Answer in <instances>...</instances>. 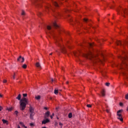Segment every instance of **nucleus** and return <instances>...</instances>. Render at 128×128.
<instances>
[{"label": "nucleus", "mask_w": 128, "mask_h": 128, "mask_svg": "<svg viewBox=\"0 0 128 128\" xmlns=\"http://www.w3.org/2000/svg\"><path fill=\"white\" fill-rule=\"evenodd\" d=\"M33 124H30V126H33Z\"/></svg>", "instance_id": "obj_49"}, {"label": "nucleus", "mask_w": 128, "mask_h": 128, "mask_svg": "<svg viewBox=\"0 0 128 128\" xmlns=\"http://www.w3.org/2000/svg\"><path fill=\"white\" fill-rule=\"evenodd\" d=\"M43 128H46V127H43Z\"/></svg>", "instance_id": "obj_55"}, {"label": "nucleus", "mask_w": 128, "mask_h": 128, "mask_svg": "<svg viewBox=\"0 0 128 128\" xmlns=\"http://www.w3.org/2000/svg\"><path fill=\"white\" fill-rule=\"evenodd\" d=\"M36 68H38L40 70V68H42V66H40V62H37L36 63Z\"/></svg>", "instance_id": "obj_14"}, {"label": "nucleus", "mask_w": 128, "mask_h": 128, "mask_svg": "<svg viewBox=\"0 0 128 128\" xmlns=\"http://www.w3.org/2000/svg\"><path fill=\"white\" fill-rule=\"evenodd\" d=\"M65 12H70V10H65Z\"/></svg>", "instance_id": "obj_44"}, {"label": "nucleus", "mask_w": 128, "mask_h": 128, "mask_svg": "<svg viewBox=\"0 0 128 128\" xmlns=\"http://www.w3.org/2000/svg\"><path fill=\"white\" fill-rule=\"evenodd\" d=\"M22 96H23L24 98H26V96H28V94H23Z\"/></svg>", "instance_id": "obj_29"}, {"label": "nucleus", "mask_w": 128, "mask_h": 128, "mask_svg": "<svg viewBox=\"0 0 128 128\" xmlns=\"http://www.w3.org/2000/svg\"><path fill=\"white\" fill-rule=\"evenodd\" d=\"M18 128H20V125H18Z\"/></svg>", "instance_id": "obj_47"}, {"label": "nucleus", "mask_w": 128, "mask_h": 128, "mask_svg": "<svg viewBox=\"0 0 128 128\" xmlns=\"http://www.w3.org/2000/svg\"><path fill=\"white\" fill-rule=\"evenodd\" d=\"M87 58H90V60H92L94 62H100V60L98 58V55L95 54L92 51L89 52L86 55Z\"/></svg>", "instance_id": "obj_2"}, {"label": "nucleus", "mask_w": 128, "mask_h": 128, "mask_svg": "<svg viewBox=\"0 0 128 128\" xmlns=\"http://www.w3.org/2000/svg\"><path fill=\"white\" fill-rule=\"evenodd\" d=\"M14 114H15L18 115V111H16V110L15 111Z\"/></svg>", "instance_id": "obj_36"}, {"label": "nucleus", "mask_w": 128, "mask_h": 128, "mask_svg": "<svg viewBox=\"0 0 128 128\" xmlns=\"http://www.w3.org/2000/svg\"><path fill=\"white\" fill-rule=\"evenodd\" d=\"M53 5L56 6V8H58V4L56 2H52Z\"/></svg>", "instance_id": "obj_15"}, {"label": "nucleus", "mask_w": 128, "mask_h": 128, "mask_svg": "<svg viewBox=\"0 0 128 128\" xmlns=\"http://www.w3.org/2000/svg\"><path fill=\"white\" fill-rule=\"evenodd\" d=\"M0 98H2V94H0Z\"/></svg>", "instance_id": "obj_45"}, {"label": "nucleus", "mask_w": 128, "mask_h": 128, "mask_svg": "<svg viewBox=\"0 0 128 128\" xmlns=\"http://www.w3.org/2000/svg\"><path fill=\"white\" fill-rule=\"evenodd\" d=\"M20 126H25L24 124V123L22 122H20Z\"/></svg>", "instance_id": "obj_30"}, {"label": "nucleus", "mask_w": 128, "mask_h": 128, "mask_svg": "<svg viewBox=\"0 0 128 128\" xmlns=\"http://www.w3.org/2000/svg\"><path fill=\"white\" fill-rule=\"evenodd\" d=\"M66 84H68V82H66Z\"/></svg>", "instance_id": "obj_50"}, {"label": "nucleus", "mask_w": 128, "mask_h": 128, "mask_svg": "<svg viewBox=\"0 0 128 128\" xmlns=\"http://www.w3.org/2000/svg\"><path fill=\"white\" fill-rule=\"evenodd\" d=\"M56 52H58V50H56Z\"/></svg>", "instance_id": "obj_56"}, {"label": "nucleus", "mask_w": 128, "mask_h": 128, "mask_svg": "<svg viewBox=\"0 0 128 128\" xmlns=\"http://www.w3.org/2000/svg\"><path fill=\"white\" fill-rule=\"evenodd\" d=\"M68 116L69 118H72V112L69 113Z\"/></svg>", "instance_id": "obj_22"}, {"label": "nucleus", "mask_w": 128, "mask_h": 128, "mask_svg": "<svg viewBox=\"0 0 128 128\" xmlns=\"http://www.w3.org/2000/svg\"><path fill=\"white\" fill-rule=\"evenodd\" d=\"M54 94H58V90H55L54 91Z\"/></svg>", "instance_id": "obj_25"}, {"label": "nucleus", "mask_w": 128, "mask_h": 128, "mask_svg": "<svg viewBox=\"0 0 128 128\" xmlns=\"http://www.w3.org/2000/svg\"><path fill=\"white\" fill-rule=\"evenodd\" d=\"M88 46H90V48H92V46H94V44L89 43L88 44Z\"/></svg>", "instance_id": "obj_26"}, {"label": "nucleus", "mask_w": 128, "mask_h": 128, "mask_svg": "<svg viewBox=\"0 0 128 128\" xmlns=\"http://www.w3.org/2000/svg\"><path fill=\"white\" fill-rule=\"evenodd\" d=\"M12 110V108H8V110H9L10 112V110Z\"/></svg>", "instance_id": "obj_39"}, {"label": "nucleus", "mask_w": 128, "mask_h": 128, "mask_svg": "<svg viewBox=\"0 0 128 128\" xmlns=\"http://www.w3.org/2000/svg\"><path fill=\"white\" fill-rule=\"evenodd\" d=\"M126 99L128 100V94L126 95Z\"/></svg>", "instance_id": "obj_35"}, {"label": "nucleus", "mask_w": 128, "mask_h": 128, "mask_svg": "<svg viewBox=\"0 0 128 128\" xmlns=\"http://www.w3.org/2000/svg\"><path fill=\"white\" fill-rule=\"evenodd\" d=\"M84 22H88V20L86 18H84Z\"/></svg>", "instance_id": "obj_31"}, {"label": "nucleus", "mask_w": 128, "mask_h": 128, "mask_svg": "<svg viewBox=\"0 0 128 128\" xmlns=\"http://www.w3.org/2000/svg\"><path fill=\"white\" fill-rule=\"evenodd\" d=\"M74 56H76V53L74 54Z\"/></svg>", "instance_id": "obj_51"}, {"label": "nucleus", "mask_w": 128, "mask_h": 128, "mask_svg": "<svg viewBox=\"0 0 128 128\" xmlns=\"http://www.w3.org/2000/svg\"><path fill=\"white\" fill-rule=\"evenodd\" d=\"M122 105H123L122 103L120 102V106H122Z\"/></svg>", "instance_id": "obj_41"}, {"label": "nucleus", "mask_w": 128, "mask_h": 128, "mask_svg": "<svg viewBox=\"0 0 128 128\" xmlns=\"http://www.w3.org/2000/svg\"><path fill=\"white\" fill-rule=\"evenodd\" d=\"M52 53H50V56H52Z\"/></svg>", "instance_id": "obj_52"}, {"label": "nucleus", "mask_w": 128, "mask_h": 128, "mask_svg": "<svg viewBox=\"0 0 128 128\" xmlns=\"http://www.w3.org/2000/svg\"><path fill=\"white\" fill-rule=\"evenodd\" d=\"M120 58L122 61V64L120 65V68H124V66H128V57H120Z\"/></svg>", "instance_id": "obj_4"}, {"label": "nucleus", "mask_w": 128, "mask_h": 128, "mask_svg": "<svg viewBox=\"0 0 128 128\" xmlns=\"http://www.w3.org/2000/svg\"><path fill=\"white\" fill-rule=\"evenodd\" d=\"M3 82H4V84H6V80H3Z\"/></svg>", "instance_id": "obj_40"}, {"label": "nucleus", "mask_w": 128, "mask_h": 128, "mask_svg": "<svg viewBox=\"0 0 128 128\" xmlns=\"http://www.w3.org/2000/svg\"><path fill=\"white\" fill-rule=\"evenodd\" d=\"M119 12H120L121 14H128V10H123L122 12V10H119Z\"/></svg>", "instance_id": "obj_13"}, {"label": "nucleus", "mask_w": 128, "mask_h": 128, "mask_svg": "<svg viewBox=\"0 0 128 128\" xmlns=\"http://www.w3.org/2000/svg\"><path fill=\"white\" fill-rule=\"evenodd\" d=\"M18 62H24V57H22V56H20L17 58Z\"/></svg>", "instance_id": "obj_8"}, {"label": "nucleus", "mask_w": 128, "mask_h": 128, "mask_svg": "<svg viewBox=\"0 0 128 128\" xmlns=\"http://www.w3.org/2000/svg\"><path fill=\"white\" fill-rule=\"evenodd\" d=\"M46 8L47 10H52V12H54V8H52V6L50 4H48Z\"/></svg>", "instance_id": "obj_9"}, {"label": "nucleus", "mask_w": 128, "mask_h": 128, "mask_svg": "<svg viewBox=\"0 0 128 128\" xmlns=\"http://www.w3.org/2000/svg\"><path fill=\"white\" fill-rule=\"evenodd\" d=\"M86 106L88 108H92V105H90V104H87Z\"/></svg>", "instance_id": "obj_33"}, {"label": "nucleus", "mask_w": 128, "mask_h": 128, "mask_svg": "<svg viewBox=\"0 0 128 128\" xmlns=\"http://www.w3.org/2000/svg\"><path fill=\"white\" fill-rule=\"evenodd\" d=\"M22 68H26V64H23V66H22Z\"/></svg>", "instance_id": "obj_27"}, {"label": "nucleus", "mask_w": 128, "mask_h": 128, "mask_svg": "<svg viewBox=\"0 0 128 128\" xmlns=\"http://www.w3.org/2000/svg\"><path fill=\"white\" fill-rule=\"evenodd\" d=\"M106 112H108H108H110V110H106Z\"/></svg>", "instance_id": "obj_43"}, {"label": "nucleus", "mask_w": 128, "mask_h": 128, "mask_svg": "<svg viewBox=\"0 0 128 128\" xmlns=\"http://www.w3.org/2000/svg\"><path fill=\"white\" fill-rule=\"evenodd\" d=\"M47 30L48 32H46V34H48L49 36L50 34L53 36V38H54V40L56 42V44L59 46V48H60V50L63 52V54H66V48H64V46L60 44V39L58 38V36L54 34V29L52 28L50 26H47Z\"/></svg>", "instance_id": "obj_1"}, {"label": "nucleus", "mask_w": 128, "mask_h": 128, "mask_svg": "<svg viewBox=\"0 0 128 128\" xmlns=\"http://www.w3.org/2000/svg\"><path fill=\"white\" fill-rule=\"evenodd\" d=\"M122 110H119L117 112V118L120 120V122H123L124 119L122 118Z\"/></svg>", "instance_id": "obj_5"}, {"label": "nucleus", "mask_w": 128, "mask_h": 128, "mask_svg": "<svg viewBox=\"0 0 128 128\" xmlns=\"http://www.w3.org/2000/svg\"><path fill=\"white\" fill-rule=\"evenodd\" d=\"M41 0H33L32 1V3L33 4H34V6H40V2Z\"/></svg>", "instance_id": "obj_7"}, {"label": "nucleus", "mask_w": 128, "mask_h": 128, "mask_svg": "<svg viewBox=\"0 0 128 128\" xmlns=\"http://www.w3.org/2000/svg\"><path fill=\"white\" fill-rule=\"evenodd\" d=\"M123 44H125L126 46H128V41H124V42H123Z\"/></svg>", "instance_id": "obj_24"}, {"label": "nucleus", "mask_w": 128, "mask_h": 128, "mask_svg": "<svg viewBox=\"0 0 128 128\" xmlns=\"http://www.w3.org/2000/svg\"><path fill=\"white\" fill-rule=\"evenodd\" d=\"M52 82H54V79L52 78Z\"/></svg>", "instance_id": "obj_53"}, {"label": "nucleus", "mask_w": 128, "mask_h": 128, "mask_svg": "<svg viewBox=\"0 0 128 128\" xmlns=\"http://www.w3.org/2000/svg\"><path fill=\"white\" fill-rule=\"evenodd\" d=\"M124 74L125 75L126 74L124 73Z\"/></svg>", "instance_id": "obj_57"}, {"label": "nucleus", "mask_w": 128, "mask_h": 128, "mask_svg": "<svg viewBox=\"0 0 128 128\" xmlns=\"http://www.w3.org/2000/svg\"><path fill=\"white\" fill-rule=\"evenodd\" d=\"M52 26H53L54 28H60V26H58V24H56V22H54L53 23Z\"/></svg>", "instance_id": "obj_10"}, {"label": "nucleus", "mask_w": 128, "mask_h": 128, "mask_svg": "<svg viewBox=\"0 0 128 128\" xmlns=\"http://www.w3.org/2000/svg\"><path fill=\"white\" fill-rule=\"evenodd\" d=\"M59 124H60V126H62V124L61 122H60V123H59Z\"/></svg>", "instance_id": "obj_46"}, {"label": "nucleus", "mask_w": 128, "mask_h": 128, "mask_svg": "<svg viewBox=\"0 0 128 128\" xmlns=\"http://www.w3.org/2000/svg\"><path fill=\"white\" fill-rule=\"evenodd\" d=\"M116 44L118 46H122V42L120 41H118L116 42Z\"/></svg>", "instance_id": "obj_20"}, {"label": "nucleus", "mask_w": 128, "mask_h": 128, "mask_svg": "<svg viewBox=\"0 0 128 128\" xmlns=\"http://www.w3.org/2000/svg\"><path fill=\"white\" fill-rule=\"evenodd\" d=\"M101 94L102 96H106V91H104V90H102L101 92Z\"/></svg>", "instance_id": "obj_17"}, {"label": "nucleus", "mask_w": 128, "mask_h": 128, "mask_svg": "<svg viewBox=\"0 0 128 128\" xmlns=\"http://www.w3.org/2000/svg\"><path fill=\"white\" fill-rule=\"evenodd\" d=\"M50 111H48L47 112H46L44 114V118H48L50 116Z\"/></svg>", "instance_id": "obj_12"}, {"label": "nucleus", "mask_w": 128, "mask_h": 128, "mask_svg": "<svg viewBox=\"0 0 128 128\" xmlns=\"http://www.w3.org/2000/svg\"><path fill=\"white\" fill-rule=\"evenodd\" d=\"M2 122H3L4 124H8V120L2 119Z\"/></svg>", "instance_id": "obj_18"}, {"label": "nucleus", "mask_w": 128, "mask_h": 128, "mask_svg": "<svg viewBox=\"0 0 128 128\" xmlns=\"http://www.w3.org/2000/svg\"><path fill=\"white\" fill-rule=\"evenodd\" d=\"M112 6H110V8H112Z\"/></svg>", "instance_id": "obj_48"}, {"label": "nucleus", "mask_w": 128, "mask_h": 128, "mask_svg": "<svg viewBox=\"0 0 128 128\" xmlns=\"http://www.w3.org/2000/svg\"><path fill=\"white\" fill-rule=\"evenodd\" d=\"M54 116V113L52 114V115L50 116V118H52V116Z\"/></svg>", "instance_id": "obj_32"}, {"label": "nucleus", "mask_w": 128, "mask_h": 128, "mask_svg": "<svg viewBox=\"0 0 128 128\" xmlns=\"http://www.w3.org/2000/svg\"><path fill=\"white\" fill-rule=\"evenodd\" d=\"M110 82H106V86H110Z\"/></svg>", "instance_id": "obj_28"}, {"label": "nucleus", "mask_w": 128, "mask_h": 128, "mask_svg": "<svg viewBox=\"0 0 128 128\" xmlns=\"http://www.w3.org/2000/svg\"><path fill=\"white\" fill-rule=\"evenodd\" d=\"M70 22H72V20H70Z\"/></svg>", "instance_id": "obj_58"}, {"label": "nucleus", "mask_w": 128, "mask_h": 128, "mask_svg": "<svg viewBox=\"0 0 128 128\" xmlns=\"http://www.w3.org/2000/svg\"><path fill=\"white\" fill-rule=\"evenodd\" d=\"M54 16H55L56 18V16H60V14H58V12H56L54 14Z\"/></svg>", "instance_id": "obj_21"}, {"label": "nucleus", "mask_w": 128, "mask_h": 128, "mask_svg": "<svg viewBox=\"0 0 128 128\" xmlns=\"http://www.w3.org/2000/svg\"><path fill=\"white\" fill-rule=\"evenodd\" d=\"M20 109L21 110H24L26 106V105L28 104V100L26 98H23L20 100Z\"/></svg>", "instance_id": "obj_3"}, {"label": "nucleus", "mask_w": 128, "mask_h": 128, "mask_svg": "<svg viewBox=\"0 0 128 128\" xmlns=\"http://www.w3.org/2000/svg\"><path fill=\"white\" fill-rule=\"evenodd\" d=\"M44 110H48V107L44 108Z\"/></svg>", "instance_id": "obj_42"}, {"label": "nucleus", "mask_w": 128, "mask_h": 128, "mask_svg": "<svg viewBox=\"0 0 128 128\" xmlns=\"http://www.w3.org/2000/svg\"><path fill=\"white\" fill-rule=\"evenodd\" d=\"M29 111L30 112V120H34V109L32 106H30Z\"/></svg>", "instance_id": "obj_6"}, {"label": "nucleus", "mask_w": 128, "mask_h": 128, "mask_svg": "<svg viewBox=\"0 0 128 128\" xmlns=\"http://www.w3.org/2000/svg\"><path fill=\"white\" fill-rule=\"evenodd\" d=\"M24 128H26V126H24Z\"/></svg>", "instance_id": "obj_54"}, {"label": "nucleus", "mask_w": 128, "mask_h": 128, "mask_svg": "<svg viewBox=\"0 0 128 128\" xmlns=\"http://www.w3.org/2000/svg\"><path fill=\"white\" fill-rule=\"evenodd\" d=\"M16 74H14V76H13V78L14 80L16 78Z\"/></svg>", "instance_id": "obj_37"}, {"label": "nucleus", "mask_w": 128, "mask_h": 128, "mask_svg": "<svg viewBox=\"0 0 128 128\" xmlns=\"http://www.w3.org/2000/svg\"><path fill=\"white\" fill-rule=\"evenodd\" d=\"M35 98L37 100H40V96H36Z\"/></svg>", "instance_id": "obj_19"}, {"label": "nucleus", "mask_w": 128, "mask_h": 128, "mask_svg": "<svg viewBox=\"0 0 128 128\" xmlns=\"http://www.w3.org/2000/svg\"><path fill=\"white\" fill-rule=\"evenodd\" d=\"M2 106H0V112H2Z\"/></svg>", "instance_id": "obj_38"}, {"label": "nucleus", "mask_w": 128, "mask_h": 128, "mask_svg": "<svg viewBox=\"0 0 128 128\" xmlns=\"http://www.w3.org/2000/svg\"><path fill=\"white\" fill-rule=\"evenodd\" d=\"M46 120H44L42 121V124H48V122H50V120L48 118H45Z\"/></svg>", "instance_id": "obj_11"}, {"label": "nucleus", "mask_w": 128, "mask_h": 128, "mask_svg": "<svg viewBox=\"0 0 128 128\" xmlns=\"http://www.w3.org/2000/svg\"><path fill=\"white\" fill-rule=\"evenodd\" d=\"M38 16H42V13L40 12H39L38 14Z\"/></svg>", "instance_id": "obj_34"}, {"label": "nucleus", "mask_w": 128, "mask_h": 128, "mask_svg": "<svg viewBox=\"0 0 128 128\" xmlns=\"http://www.w3.org/2000/svg\"><path fill=\"white\" fill-rule=\"evenodd\" d=\"M16 100H20L22 98V95L20 94H19L18 96L16 98Z\"/></svg>", "instance_id": "obj_16"}, {"label": "nucleus", "mask_w": 128, "mask_h": 128, "mask_svg": "<svg viewBox=\"0 0 128 128\" xmlns=\"http://www.w3.org/2000/svg\"><path fill=\"white\" fill-rule=\"evenodd\" d=\"M22 16H26V12L24 10H22L21 13Z\"/></svg>", "instance_id": "obj_23"}]
</instances>
